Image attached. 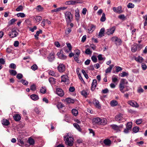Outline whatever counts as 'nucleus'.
<instances>
[{"mask_svg": "<svg viewBox=\"0 0 147 147\" xmlns=\"http://www.w3.org/2000/svg\"><path fill=\"white\" fill-rule=\"evenodd\" d=\"M65 144L69 146H72L74 144V138L71 135H69V133L64 136Z\"/></svg>", "mask_w": 147, "mask_h": 147, "instance_id": "nucleus-1", "label": "nucleus"}, {"mask_svg": "<svg viewBox=\"0 0 147 147\" xmlns=\"http://www.w3.org/2000/svg\"><path fill=\"white\" fill-rule=\"evenodd\" d=\"M65 17L67 24H69L71 21L73 16L71 13L69 11H67L65 13Z\"/></svg>", "mask_w": 147, "mask_h": 147, "instance_id": "nucleus-2", "label": "nucleus"}, {"mask_svg": "<svg viewBox=\"0 0 147 147\" xmlns=\"http://www.w3.org/2000/svg\"><path fill=\"white\" fill-rule=\"evenodd\" d=\"M111 40L115 42L117 45H120L122 43V41L121 39L116 36L112 37L111 38Z\"/></svg>", "mask_w": 147, "mask_h": 147, "instance_id": "nucleus-3", "label": "nucleus"}, {"mask_svg": "<svg viewBox=\"0 0 147 147\" xmlns=\"http://www.w3.org/2000/svg\"><path fill=\"white\" fill-rule=\"evenodd\" d=\"M125 84L120 83L119 86L120 91L123 93H124L125 91L129 90V88L125 86Z\"/></svg>", "mask_w": 147, "mask_h": 147, "instance_id": "nucleus-4", "label": "nucleus"}, {"mask_svg": "<svg viewBox=\"0 0 147 147\" xmlns=\"http://www.w3.org/2000/svg\"><path fill=\"white\" fill-rule=\"evenodd\" d=\"M18 34V32L15 29L13 28L9 33V36L11 38H13L16 37Z\"/></svg>", "mask_w": 147, "mask_h": 147, "instance_id": "nucleus-5", "label": "nucleus"}, {"mask_svg": "<svg viewBox=\"0 0 147 147\" xmlns=\"http://www.w3.org/2000/svg\"><path fill=\"white\" fill-rule=\"evenodd\" d=\"M112 128L114 130H116L117 132L121 131L123 127L122 125L118 126L116 125H111Z\"/></svg>", "mask_w": 147, "mask_h": 147, "instance_id": "nucleus-6", "label": "nucleus"}, {"mask_svg": "<svg viewBox=\"0 0 147 147\" xmlns=\"http://www.w3.org/2000/svg\"><path fill=\"white\" fill-rule=\"evenodd\" d=\"M57 69L59 72H63L65 70V65L63 63H60L57 67Z\"/></svg>", "mask_w": 147, "mask_h": 147, "instance_id": "nucleus-7", "label": "nucleus"}, {"mask_svg": "<svg viewBox=\"0 0 147 147\" xmlns=\"http://www.w3.org/2000/svg\"><path fill=\"white\" fill-rule=\"evenodd\" d=\"M116 29L115 26H113L107 30L106 33L108 35L112 34Z\"/></svg>", "mask_w": 147, "mask_h": 147, "instance_id": "nucleus-8", "label": "nucleus"}, {"mask_svg": "<svg viewBox=\"0 0 147 147\" xmlns=\"http://www.w3.org/2000/svg\"><path fill=\"white\" fill-rule=\"evenodd\" d=\"M56 93L59 96H63L64 95L63 91L59 88H57L56 89Z\"/></svg>", "mask_w": 147, "mask_h": 147, "instance_id": "nucleus-9", "label": "nucleus"}, {"mask_svg": "<svg viewBox=\"0 0 147 147\" xmlns=\"http://www.w3.org/2000/svg\"><path fill=\"white\" fill-rule=\"evenodd\" d=\"M113 9L115 12L118 13H120L122 12L121 10V6H119L117 7H113Z\"/></svg>", "mask_w": 147, "mask_h": 147, "instance_id": "nucleus-10", "label": "nucleus"}, {"mask_svg": "<svg viewBox=\"0 0 147 147\" xmlns=\"http://www.w3.org/2000/svg\"><path fill=\"white\" fill-rule=\"evenodd\" d=\"M48 72L49 75L57 77L59 76V74L55 72L54 71L52 70H48Z\"/></svg>", "mask_w": 147, "mask_h": 147, "instance_id": "nucleus-11", "label": "nucleus"}, {"mask_svg": "<svg viewBox=\"0 0 147 147\" xmlns=\"http://www.w3.org/2000/svg\"><path fill=\"white\" fill-rule=\"evenodd\" d=\"M128 103L130 106L134 107L137 108L139 107V105L138 104L134 101H129L128 102Z\"/></svg>", "mask_w": 147, "mask_h": 147, "instance_id": "nucleus-12", "label": "nucleus"}, {"mask_svg": "<svg viewBox=\"0 0 147 147\" xmlns=\"http://www.w3.org/2000/svg\"><path fill=\"white\" fill-rule=\"evenodd\" d=\"M101 119L99 117L94 118L92 120L93 123L94 124L100 125Z\"/></svg>", "mask_w": 147, "mask_h": 147, "instance_id": "nucleus-13", "label": "nucleus"}, {"mask_svg": "<svg viewBox=\"0 0 147 147\" xmlns=\"http://www.w3.org/2000/svg\"><path fill=\"white\" fill-rule=\"evenodd\" d=\"M61 51L60 52H58L57 54V55L59 58L62 60L65 59L67 58V57L65 55H63V53H61Z\"/></svg>", "mask_w": 147, "mask_h": 147, "instance_id": "nucleus-14", "label": "nucleus"}, {"mask_svg": "<svg viewBox=\"0 0 147 147\" xmlns=\"http://www.w3.org/2000/svg\"><path fill=\"white\" fill-rule=\"evenodd\" d=\"M61 82H68L69 81L68 77L66 75H63L61 76Z\"/></svg>", "mask_w": 147, "mask_h": 147, "instance_id": "nucleus-15", "label": "nucleus"}, {"mask_svg": "<svg viewBox=\"0 0 147 147\" xmlns=\"http://www.w3.org/2000/svg\"><path fill=\"white\" fill-rule=\"evenodd\" d=\"M93 103L95 106L97 108L99 109L100 108V106L99 101L96 99H94L93 102Z\"/></svg>", "mask_w": 147, "mask_h": 147, "instance_id": "nucleus-16", "label": "nucleus"}, {"mask_svg": "<svg viewBox=\"0 0 147 147\" xmlns=\"http://www.w3.org/2000/svg\"><path fill=\"white\" fill-rule=\"evenodd\" d=\"M48 58L50 61H52L55 59L54 54L53 53H50L48 57Z\"/></svg>", "mask_w": 147, "mask_h": 147, "instance_id": "nucleus-17", "label": "nucleus"}, {"mask_svg": "<svg viewBox=\"0 0 147 147\" xmlns=\"http://www.w3.org/2000/svg\"><path fill=\"white\" fill-rule=\"evenodd\" d=\"M123 119L122 115L121 114L117 115L115 117V120L117 121L122 120Z\"/></svg>", "mask_w": 147, "mask_h": 147, "instance_id": "nucleus-18", "label": "nucleus"}, {"mask_svg": "<svg viewBox=\"0 0 147 147\" xmlns=\"http://www.w3.org/2000/svg\"><path fill=\"white\" fill-rule=\"evenodd\" d=\"M95 26L91 24L90 26H89L88 30L89 31V33H91L93 31L95 30Z\"/></svg>", "mask_w": 147, "mask_h": 147, "instance_id": "nucleus-19", "label": "nucleus"}, {"mask_svg": "<svg viewBox=\"0 0 147 147\" xmlns=\"http://www.w3.org/2000/svg\"><path fill=\"white\" fill-rule=\"evenodd\" d=\"M105 29L104 28H101L98 35V37H101L104 36Z\"/></svg>", "mask_w": 147, "mask_h": 147, "instance_id": "nucleus-20", "label": "nucleus"}, {"mask_svg": "<svg viewBox=\"0 0 147 147\" xmlns=\"http://www.w3.org/2000/svg\"><path fill=\"white\" fill-rule=\"evenodd\" d=\"M65 101L68 103H73L75 100L74 99H72L70 98H66L65 100Z\"/></svg>", "mask_w": 147, "mask_h": 147, "instance_id": "nucleus-21", "label": "nucleus"}, {"mask_svg": "<svg viewBox=\"0 0 147 147\" xmlns=\"http://www.w3.org/2000/svg\"><path fill=\"white\" fill-rule=\"evenodd\" d=\"M13 118L16 121H18L20 120L21 117L19 115L16 114L13 116Z\"/></svg>", "mask_w": 147, "mask_h": 147, "instance_id": "nucleus-22", "label": "nucleus"}, {"mask_svg": "<svg viewBox=\"0 0 147 147\" xmlns=\"http://www.w3.org/2000/svg\"><path fill=\"white\" fill-rule=\"evenodd\" d=\"M81 94L85 97H86L89 94V92L88 90H83L81 92Z\"/></svg>", "mask_w": 147, "mask_h": 147, "instance_id": "nucleus-23", "label": "nucleus"}, {"mask_svg": "<svg viewBox=\"0 0 147 147\" xmlns=\"http://www.w3.org/2000/svg\"><path fill=\"white\" fill-rule=\"evenodd\" d=\"M34 18L35 19L36 23L39 22L42 20V18L40 16H35Z\"/></svg>", "mask_w": 147, "mask_h": 147, "instance_id": "nucleus-24", "label": "nucleus"}, {"mask_svg": "<svg viewBox=\"0 0 147 147\" xmlns=\"http://www.w3.org/2000/svg\"><path fill=\"white\" fill-rule=\"evenodd\" d=\"M114 65L113 64L110 65L109 67H108L106 70L105 72L106 73H110L112 69V68L114 67Z\"/></svg>", "mask_w": 147, "mask_h": 147, "instance_id": "nucleus-25", "label": "nucleus"}, {"mask_svg": "<svg viewBox=\"0 0 147 147\" xmlns=\"http://www.w3.org/2000/svg\"><path fill=\"white\" fill-rule=\"evenodd\" d=\"M128 73L126 72H123L122 73L119 74V76L122 77H123L125 76H128Z\"/></svg>", "mask_w": 147, "mask_h": 147, "instance_id": "nucleus-26", "label": "nucleus"}, {"mask_svg": "<svg viewBox=\"0 0 147 147\" xmlns=\"http://www.w3.org/2000/svg\"><path fill=\"white\" fill-rule=\"evenodd\" d=\"M104 143L105 145L109 146L111 144V141L109 139H106L104 140Z\"/></svg>", "mask_w": 147, "mask_h": 147, "instance_id": "nucleus-27", "label": "nucleus"}, {"mask_svg": "<svg viewBox=\"0 0 147 147\" xmlns=\"http://www.w3.org/2000/svg\"><path fill=\"white\" fill-rule=\"evenodd\" d=\"M30 97L32 99L34 100H36L39 98L38 96L35 94H33L31 95Z\"/></svg>", "mask_w": 147, "mask_h": 147, "instance_id": "nucleus-28", "label": "nucleus"}, {"mask_svg": "<svg viewBox=\"0 0 147 147\" xmlns=\"http://www.w3.org/2000/svg\"><path fill=\"white\" fill-rule=\"evenodd\" d=\"M107 120L105 118H102V119H101L100 125H105L107 123Z\"/></svg>", "mask_w": 147, "mask_h": 147, "instance_id": "nucleus-29", "label": "nucleus"}, {"mask_svg": "<svg viewBox=\"0 0 147 147\" xmlns=\"http://www.w3.org/2000/svg\"><path fill=\"white\" fill-rule=\"evenodd\" d=\"M110 105L112 107H114L118 105V102L115 100H112L110 102Z\"/></svg>", "mask_w": 147, "mask_h": 147, "instance_id": "nucleus-30", "label": "nucleus"}, {"mask_svg": "<svg viewBox=\"0 0 147 147\" xmlns=\"http://www.w3.org/2000/svg\"><path fill=\"white\" fill-rule=\"evenodd\" d=\"M2 124L5 125H8L9 124V122L7 120L4 119L3 120L2 122Z\"/></svg>", "mask_w": 147, "mask_h": 147, "instance_id": "nucleus-31", "label": "nucleus"}, {"mask_svg": "<svg viewBox=\"0 0 147 147\" xmlns=\"http://www.w3.org/2000/svg\"><path fill=\"white\" fill-rule=\"evenodd\" d=\"M28 142L30 145H33L34 144V140L31 138H29Z\"/></svg>", "mask_w": 147, "mask_h": 147, "instance_id": "nucleus-32", "label": "nucleus"}, {"mask_svg": "<svg viewBox=\"0 0 147 147\" xmlns=\"http://www.w3.org/2000/svg\"><path fill=\"white\" fill-rule=\"evenodd\" d=\"M135 60L137 61L142 63L143 61V58L142 57L138 56V57H136Z\"/></svg>", "mask_w": 147, "mask_h": 147, "instance_id": "nucleus-33", "label": "nucleus"}, {"mask_svg": "<svg viewBox=\"0 0 147 147\" xmlns=\"http://www.w3.org/2000/svg\"><path fill=\"white\" fill-rule=\"evenodd\" d=\"M9 72L11 75L13 76H15L17 73L16 70H9Z\"/></svg>", "mask_w": 147, "mask_h": 147, "instance_id": "nucleus-34", "label": "nucleus"}, {"mask_svg": "<svg viewBox=\"0 0 147 147\" xmlns=\"http://www.w3.org/2000/svg\"><path fill=\"white\" fill-rule=\"evenodd\" d=\"M132 123L131 122H128L127 123L126 127L131 130Z\"/></svg>", "mask_w": 147, "mask_h": 147, "instance_id": "nucleus-35", "label": "nucleus"}, {"mask_svg": "<svg viewBox=\"0 0 147 147\" xmlns=\"http://www.w3.org/2000/svg\"><path fill=\"white\" fill-rule=\"evenodd\" d=\"M72 113L73 115L76 116L78 115V111L77 110L75 109H73L72 110Z\"/></svg>", "mask_w": 147, "mask_h": 147, "instance_id": "nucleus-36", "label": "nucleus"}, {"mask_svg": "<svg viewBox=\"0 0 147 147\" xmlns=\"http://www.w3.org/2000/svg\"><path fill=\"white\" fill-rule=\"evenodd\" d=\"M73 125L79 131H81V129L80 128V127L79 125L77 123H74L73 124Z\"/></svg>", "mask_w": 147, "mask_h": 147, "instance_id": "nucleus-37", "label": "nucleus"}, {"mask_svg": "<svg viewBox=\"0 0 147 147\" xmlns=\"http://www.w3.org/2000/svg\"><path fill=\"white\" fill-rule=\"evenodd\" d=\"M106 18L105 15L104 13H103L102 16L100 19V20L101 22H104L106 20Z\"/></svg>", "mask_w": 147, "mask_h": 147, "instance_id": "nucleus-38", "label": "nucleus"}, {"mask_svg": "<svg viewBox=\"0 0 147 147\" xmlns=\"http://www.w3.org/2000/svg\"><path fill=\"white\" fill-rule=\"evenodd\" d=\"M138 49L136 45L133 46L131 48V51L132 52H135Z\"/></svg>", "mask_w": 147, "mask_h": 147, "instance_id": "nucleus-39", "label": "nucleus"}, {"mask_svg": "<svg viewBox=\"0 0 147 147\" xmlns=\"http://www.w3.org/2000/svg\"><path fill=\"white\" fill-rule=\"evenodd\" d=\"M36 9L38 11H41L43 9V8L40 5H38Z\"/></svg>", "mask_w": 147, "mask_h": 147, "instance_id": "nucleus-40", "label": "nucleus"}, {"mask_svg": "<svg viewBox=\"0 0 147 147\" xmlns=\"http://www.w3.org/2000/svg\"><path fill=\"white\" fill-rule=\"evenodd\" d=\"M115 67L116 68L115 71L117 73L119 71H121L122 70V68L120 67L119 66H115Z\"/></svg>", "mask_w": 147, "mask_h": 147, "instance_id": "nucleus-41", "label": "nucleus"}, {"mask_svg": "<svg viewBox=\"0 0 147 147\" xmlns=\"http://www.w3.org/2000/svg\"><path fill=\"white\" fill-rule=\"evenodd\" d=\"M96 86V83H92L91 85V90L92 91H94Z\"/></svg>", "mask_w": 147, "mask_h": 147, "instance_id": "nucleus-42", "label": "nucleus"}, {"mask_svg": "<svg viewBox=\"0 0 147 147\" xmlns=\"http://www.w3.org/2000/svg\"><path fill=\"white\" fill-rule=\"evenodd\" d=\"M139 128L138 127H135L133 129V131L135 133H136L138 132L139 130Z\"/></svg>", "mask_w": 147, "mask_h": 147, "instance_id": "nucleus-43", "label": "nucleus"}, {"mask_svg": "<svg viewBox=\"0 0 147 147\" xmlns=\"http://www.w3.org/2000/svg\"><path fill=\"white\" fill-rule=\"evenodd\" d=\"M23 9V6L22 5H20L16 9V11H22Z\"/></svg>", "mask_w": 147, "mask_h": 147, "instance_id": "nucleus-44", "label": "nucleus"}, {"mask_svg": "<svg viewBox=\"0 0 147 147\" xmlns=\"http://www.w3.org/2000/svg\"><path fill=\"white\" fill-rule=\"evenodd\" d=\"M46 89L45 87L44 88L43 87L40 90V92L42 93H45L46 92Z\"/></svg>", "mask_w": 147, "mask_h": 147, "instance_id": "nucleus-45", "label": "nucleus"}, {"mask_svg": "<svg viewBox=\"0 0 147 147\" xmlns=\"http://www.w3.org/2000/svg\"><path fill=\"white\" fill-rule=\"evenodd\" d=\"M50 83H55L56 82V80L53 78L50 77L49 79Z\"/></svg>", "mask_w": 147, "mask_h": 147, "instance_id": "nucleus-46", "label": "nucleus"}, {"mask_svg": "<svg viewBox=\"0 0 147 147\" xmlns=\"http://www.w3.org/2000/svg\"><path fill=\"white\" fill-rule=\"evenodd\" d=\"M18 17H20L21 18H24L25 16V15L24 13H19L17 14Z\"/></svg>", "mask_w": 147, "mask_h": 147, "instance_id": "nucleus-47", "label": "nucleus"}, {"mask_svg": "<svg viewBox=\"0 0 147 147\" xmlns=\"http://www.w3.org/2000/svg\"><path fill=\"white\" fill-rule=\"evenodd\" d=\"M71 31V28H68L66 29L65 33L66 34H69Z\"/></svg>", "mask_w": 147, "mask_h": 147, "instance_id": "nucleus-48", "label": "nucleus"}, {"mask_svg": "<svg viewBox=\"0 0 147 147\" xmlns=\"http://www.w3.org/2000/svg\"><path fill=\"white\" fill-rule=\"evenodd\" d=\"M30 89L31 90L34 91L36 90V86L34 84H32L30 86Z\"/></svg>", "mask_w": 147, "mask_h": 147, "instance_id": "nucleus-49", "label": "nucleus"}, {"mask_svg": "<svg viewBox=\"0 0 147 147\" xmlns=\"http://www.w3.org/2000/svg\"><path fill=\"white\" fill-rule=\"evenodd\" d=\"M127 7L128 8H133L134 7V4L132 3H129L128 4Z\"/></svg>", "mask_w": 147, "mask_h": 147, "instance_id": "nucleus-50", "label": "nucleus"}, {"mask_svg": "<svg viewBox=\"0 0 147 147\" xmlns=\"http://www.w3.org/2000/svg\"><path fill=\"white\" fill-rule=\"evenodd\" d=\"M31 68L32 70L35 71L38 69V67L36 65L34 64L31 66Z\"/></svg>", "mask_w": 147, "mask_h": 147, "instance_id": "nucleus-51", "label": "nucleus"}, {"mask_svg": "<svg viewBox=\"0 0 147 147\" xmlns=\"http://www.w3.org/2000/svg\"><path fill=\"white\" fill-rule=\"evenodd\" d=\"M9 67L10 68L15 69L16 68V65L13 63H11L9 66Z\"/></svg>", "mask_w": 147, "mask_h": 147, "instance_id": "nucleus-52", "label": "nucleus"}, {"mask_svg": "<svg viewBox=\"0 0 147 147\" xmlns=\"http://www.w3.org/2000/svg\"><path fill=\"white\" fill-rule=\"evenodd\" d=\"M142 67L143 70H145L146 69L147 67L145 63H143L142 64Z\"/></svg>", "mask_w": 147, "mask_h": 147, "instance_id": "nucleus-53", "label": "nucleus"}, {"mask_svg": "<svg viewBox=\"0 0 147 147\" xmlns=\"http://www.w3.org/2000/svg\"><path fill=\"white\" fill-rule=\"evenodd\" d=\"M91 59L95 63L97 62V59L96 57L95 56H93L91 57Z\"/></svg>", "mask_w": 147, "mask_h": 147, "instance_id": "nucleus-54", "label": "nucleus"}, {"mask_svg": "<svg viewBox=\"0 0 147 147\" xmlns=\"http://www.w3.org/2000/svg\"><path fill=\"white\" fill-rule=\"evenodd\" d=\"M85 53L89 55L92 53V52L89 49H87L85 51Z\"/></svg>", "mask_w": 147, "mask_h": 147, "instance_id": "nucleus-55", "label": "nucleus"}, {"mask_svg": "<svg viewBox=\"0 0 147 147\" xmlns=\"http://www.w3.org/2000/svg\"><path fill=\"white\" fill-rule=\"evenodd\" d=\"M82 73H83V75H84L85 77L87 79L88 78V77L87 74L86 73L85 70L84 69H82Z\"/></svg>", "mask_w": 147, "mask_h": 147, "instance_id": "nucleus-56", "label": "nucleus"}, {"mask_svg": "<svg viewBox=\"0 0 147 147\" xmlns=\"http://www.w3.org/2000/svg\"><path fill=\"white\" fill-rule=\"evenodd\" d=\"M142 122V119H138L136 121V123L137 124H140Z\"/></svg>", "mask_w": 147, "mask_h": 147, "instance_id": "nucleus-57", "label": "nucleus"}, {"mask_svg": "<svg viewBox=\"0 0 147 147\" xmlns=\"http://www.w3.org/2000/svg\"><path fill=\"white\" fill-rule=\"evenodd\" d=\"M16 77L18 79H20L23 77V75L21 74H18L17 75Z\"/></svg>", "mask_w": 147, "mask_h": 147, "instance_id": "nucleus-58", "label": "nucleus"}, {"mask_svg": "<svg viewBox=\"0 0 147 147\" xmlns=\"http://www.w3.org/2000/svg\"><path fill=\"white\" fill-rule=\"evenodd\" d=\"M75 55L79 56L80 54V51L78 49H76L75 51Z\"/></svg>", "mask_w": 147, "mask_h": 147, "instance_id": "nucleus-59", "label": "nucleus"}, {"mask_svg": "<svg viewBox=\"0 0 147 147\" xmlns=\"http://www.w3.org/2000/svg\"><path fill=\"white\" fill-rule=\"evenodd\" d=\"M79 56L77 55H75L74 57V59L78 63H80V62L78 59V57Z\"/></svg>", "mask_w": 147, "mask_h": 147, "instance_id": "nucleus-60", "label": "nucleus"}, {"mask_svg": "<svg viewBox=\"0 0 147 147\" xmlns=\"http://www.w3.org/2000/svg\"><path fill=\"white\" fill-rule=\"evenodd\" d=\"M60 11L59 7L54 9L51 10V11L52 12H57Z\"/></svg>", "mask_w": 147, "mask_h": 147, "instance_id": "nucleus-61", "label": "nucleus"}, {"mask_svg": "<svg viewBox=\"0 0 147 147\" xmlns=\"http://www.w3.org/2000/svg\"><path fill=\"white\" fill-rule=\"evenodd\" d=\"M75 11L76 12L75 14V16L77 18H78V19L80 16L79 12L78 11Z\"/></svg>", "mask_w": 147, "mask_h": 147, "instance_id": "nucleus-62", "label": "nucleus"}, {"mask_svg": "<svg viewBox=\"0 0 147 147\" xmlns=\"http://www.w3.org/2000/svg\"><path fill=\"white\" fill-rule=\"evenodd\" d=\"M98 60L99 61H101L103 59V58L102 57V55L100 54L98 56Z\"/></svg>", "mask_w": 147, "mask_h": 147, "instance_id": "nucleus-63", "label": "nucleus"}, {"mask_svg": "<svg viewBox=\"0 0 147 147\" xmlns=\"http://www.w3.org/2000/svg\"><path fill=\"white\" fill-rule=\"evenodd\" d=\"M118 18L120 19L123 20L125 19V17L124 15H121L118 16Z\"/></svg>", "mask_w": 147, "mask_h": 147, "instance_id": "nucleus-64", "label": "nucleus"}]
</instances>
